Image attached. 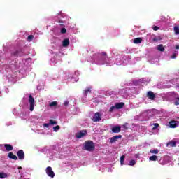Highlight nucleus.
I'll return each mask as SVG.
<instances>
[{
  "label": "nucleus",
  "mask_w": 179,
  "mask_h": 179,
  "mask_svg": "<svg viewBox=\"0 0 179 179\" xmlns=\"http://www.w3.org/2000/svg\"><path fill=\"white\" fill-rule=\"evenodd\" d=\"M4 148L7 152H10V150H13V146L10 144H4Z\"/></svg>",
  "instance_id": "12"
},
{
  "label": "nucleus",
  "mask_w": 179,
  "mask_h": 179,
  "mask_svg": "<svg viewBox=\"0 0 179 179\" xmlns=\"http://www.w3.org/2000/svg\"><path fill=\"white\" fill-rule=\"evenodd\" d=\"M0 94H1V92H0Z\"/></svg>",
  "instance_id": "44"
},
{
  "label": "nucleus",
  "mask_w": 179,
  "mask_h": 179,
  "mask_svg": "<svg viewBox=\"0 0 179 179\" xmlns=\"http://www.w3.org/2000/svg\"><path fill=\"white\" fill-rule=\"evenodd\" d=\"M50 107H57L58 106L57 101H52L49 104Z\"/></svg>",
  "instance_id": "25"
},
{
  "label": "nucleus",
  "mask_w": 179,
  "mask_h": 179,
  "mask_svg": "<svg viewBox=\"0 0 179 179\" xmlns=\"http://www.w3.org/2000/svg\"><path fill=\"white\" fill-rule=\"evenodd\" d=\"M122 138V136L121 134L117 135V136H114L111 138H110V143L113 145V143H115L118 139H121Z\"/></svg>",
  "instance_id": "5"
},
{
  "label": "nucleus",
  "mask_w": 179,
  "mask_h": 179,
  "mask_svg": "<svg viewBox=\"0 0 179 179\" xmlns=\"http://www.w3.org/2000/svg\"><path fill=\"white\" fill-rule=\"evenodd\" d=\"M12 55L14 57H23V52H22V50H16L12 53Z\"/></svg>",
  "instance_id": "11"
},
{
  "label": "nucleus",
  "mask_w": 179,
  "mask_h": 179,
  "mask_svg": "<svg viewBox=\"0 0 179 179\" xmlns=\"http://www.w3.org/2000/svg\"><path fill=\"white\" fill-rule=\"evenodd\" d=\"M92 92V87H88L84 91V96L87 97V94Z\"/></svg>",
  "instance_id": "16"
},
{
  "label": "nucleus",
  "mask_w": 179,
  "mask_h": 179,
  "mask_svg": "<svg viewBox=\"0 0 179 179\" xmlns=\"http://www.w3.org/2000/svg\"><path fill=\"white\" fill-rule=\"evenodd\" d=\"M133 43L134 44H141V43H142V38H134Z\"/></svg>",
  "instance_id": "17"
},
{
  "label": "nucleus",
  "mask_w": 179,
  "mask_h": 179,
  "mask_svg": "<svg viewBox=\"0 0 179 179\" xmlns=\"http://www.w3.org/2000/svg\"><path fill=\"white\" fill-rule=\"evenodd\" d=\"M69 45V39L66 38L62 41V46L63 47H68Z\"/></svg>",
  "instance_id": "15"
},
{
  "label": "nucleus",
  "mask_w": 179,
  "mask_h": 179,
  "mask_svg": "<svg viewBox=\"0 0 179 179\" xmlns=\"http://www.w3.org/2000/svg\"><path fill=\"white\" fill-rule=\"evenodd\" d=\"M179 105V102L178 101H176L175 102V106H178Z\"/></svg>",
  "instance_id": "41"
},
{
  "label": "nucleus",
  "mask_w": 179,
  "mask_h": 179,
  "mask_svg": "<svg viewBox=\"0 0 179 179\" xmlns=\"http://www.w3.org/2000/svg\"><path fill=\"white\" fill-rule=\"evenodd\" d=\"M150 152L154 153L155 155H157V153H159V150L157 149L150 150Z\"/></svg>",
  "instance_id": "30"
},
{
  "label": "nucleus",
  "mask_w": 179,
  "mask_h": 179,
  "mask_svg": "<svg viewBox=\"0 0 179 179\" xmlns=\"http://www.w3.org/2000/svg\"><path fill=\"white\" fill-rule=\"evenodd\" d=\"M86 135H87V130H81L80 132H78L76 134V138L77 139H80L81 138H83V136H86Z\"/></svg>",
  "instance_id": "4"
},
{
  "label": "nucleus",
  "mask_w": 179,
  "mask_h": 179,
  "mask_svg": "<svg viewBox=\"0 0 179 179\" xmlns=\"http://www.w3.org/2000/svg\"><path fill=\"white\" fill-rule=\"evenodd\" d=\"M147 97H148L150 100H155V99H156V95L155 94V93H153V92L149 91L147 93Z\"/></svg>",
  "instance_id": "8"
},
{
  "label": "nucleus",
  "mask_w": 179,
  "mask_h": 179,
  "mask_svg": "<svg viewBox=\"0 0 179 179\" xmlns=\"http://www.w3.org/2000/svg\"><path fill=\"white\" fill-rule=\"evenodd\" d=\"M84 150L87 152H93L94 150V143L92 141H87L84 143Z\"/></svg>",
  "instance_id": "1"
},
{
  "label": "nucleus",
  "mask_w": 179,
  "mask_h": 179,
  "mask_svg": "<svg viewBox=\"0 0 179 179\" xmlns=\"http://www.w3.org/2000/svg\"><path fill=\"white\" fill-rule=\"evenodd\" d=\"M60 128H61V127H59V125L55 126V127H53V131H54L55 132H57V131H59Z\"/></svg>",
  "instance_id": "32"
},
{
  "label": "nucleus",
  "mask_w": 179,
  "mask_h": 179,
  "mask_svg": "<svg viewBox=\"0 0 179 179\" xmlns=\"http://www.w3.org/2000/svg\"><path fill=\"white\" fill-rule=\"evenodd\" d=\"M176 50H179V45H176Z\"/></svg>",
  "instance_id": "42"
},
{
  "label": "nucleus",
  "mask_w": 179,
  "mask_h": 179,
  "mask_svg": "<svg viewBox=\"0 0 179 179\" xmlns=\"http://www.w3.org/2000/svg\"><path fill=\"white\" fill-rule=\"evenodd\" d=\"M173 30H174L175 34H179V26L178 25L175 26L173 27Z\"/></svg>",
  "instance_id": "24"
},
{
  "label": "nucleus",
  "mask_w": 179,
  "mask_h": 179,
  "mask_svg": "<svg viewBox=\"0 0 179 179\" xmlns=\"http://www.w3.org/2000/svg\"><path fill=\"white\" fill-rule=\"evenodd\" d=\"M68 104H69V101H65L64 102V106L66 107V106H68Z\"/></svg>",
  "instance_id": "39"
},
{
  "label": "nucleus",
  "mask_w": 179,
  "mask_h": 179,
  "mask_svg": "<svg viewBox=\"0 0 179 179\" xmlns=\"http://www.w3.org/2000/svg\"><path fill=\"white\" fill-rule=\"evenodd\" d=\"M177 57V53H173L172 55V56L171 57V58H172V59H174V58H176Z\"/></svg>",
  "instance_id": "37"
},
{
  "label": "nucleus",
  "mask_w": 179,
  "mask_h": 179,
  "mask_svg": "<svg viewBox=\"0 0 179 179\" xmlns=\"http://www.w3.org/2000/svg\"><path fill=\"white\" fill-rule=\"evenodd\" d=\"M115 106L116 110H121L125 106V103L124 102L116 103Z\"/></svg>",
  "instance_id": "10"
},
{
  "label": "nucleus",
  "mask_w": 179,
  "mask_h": 179,
  "mask_svg": "<svg viewBox=\"0 0 179 179\" xmlns=\"http://www.w3.org/2000/svg\"><path fill=\"white\" fill-rule=\"evenodd\" d=\"M46 174L51 178H54V177H55V173H54V171H52V168H51V166H48L46 168Z\"/></svg>",
  "instance_id": "3"
},
{
  "label": "nucleus",
  "mask_w": 179,
  "mask_h": 179,
  "mask_svg": "<svg viewBox=\"0 0 179 179\" xmlns=\"http://www.w3.org/2000/svg\"><path fill=\"white\" fill-rule=\"evenodd\" d=\"M18 170H22V166H19Z\"/></svg>",
  "instance_id": "43"
},
{
  "label": "nucleus",
  "mask_w": 179,
  "mask_h": 179,
  "mask_svg": "<svg viewBox=\"0 0 179 179\" xmlns=\"http://www.w3.org/2000/svg\"><path fill=\"white\" fill-rule=\"evenodd\" d=\"M50 125H57V121L52 120H50Z\"/></svg>",
  "instance_id": "31"
},
{
  "label": "nucleus",
  "mask_w": 179,
  "mask_h": 179,
  "mask_svg": "<svg viewBox=\"0 0 179 179\" xmlns=\"http://www.w3.org/2000/svg\"><path fill=\"white\" fill-rule=\"evenodd\" d=\"M149 160H150V162H156V160H157V156H156V155L150 156V157H149Z\"/></svg>",
  "instance_id": "22"
},
{
  "label": "nucleus",
  "mask_w": 179,
  "mask_h": 179,
  "mask_svg": "<svg viewBox=\"0 0 179 179\" xmlns=\"http://www.w3.org/2000/svg\"><path fill=\"white\" fill-rule=\"evenodd\" d=\"M57 23H59V26H61L62 27H63L64 26H65V21H63L61 19H58L57 20Z\"/></svg>",
  "instance_id": "19"
},
{
  "label": "nucleus",
  "mask_w": 179,
  "mask_h": 179,
  "mask_svg": "<svg viewBox=\"0 0 179 179\" xmlns=\"http://www.w3.org/2000/svg\"><path fill=\"white\" fill-rule=\"evenodd\" d=\"M157 128H159V124L158 123L154 124V127L152 128V129H156Z\"/></svg>",
  "instance_id": "36"
},
{
  "label": "nucleus",
  "mask_w": 179,
  "mask_h": 179,
  "mask_svg": "<svg viewBox=\"0 0 179 179\" xmlns=\"http://www.w3.org/2000/svg\"><path fill=\"white\" fill-rule=\"evenodd\" d=\"M115 108H115V106H112L110 108V109H109V112H110V113H113V111H114Z\"/></svg>",
  "instance_id": "34"
},
{
  "label": "nucleus",
  "mask_w": 179,
  "mask_h": 179,
  "mask_svg": "<svg viewBox=\"0 0 179 179\" xmlns=\"http://www.w3.org/2000/svg\"><path fill=\"white\" fill-rule=\"evenodd\" d=\"M60 33L62 34H65V33H66V29L65 28H62L61 30H60Z\"/></svg>",
  "instance_id": "33"
},
{
  "label": "nucleus",
  "mask_w": 179,
  "mask_h": 179,
  "mask_svg": "<svg viewBox=\"0 0 179 179\" xmlns=\"http://www.w3.org/2000/svg\"><path fill=\"white\" fill-rule=\"evenodd\" d=\"M135 164H136L135 159H132L129 162V166H135Z\"/></svg>",
  "instance_id": "29"
},
{
  "label": "nucleus",
  "mask_w": 179,
  "mask_h": 179,
  "mask_svg": "<svg viewBox=\"0 0 179 179\" xmlns=\"http://www.w3.org/2000/svg\"><path fill=\"white\" fill-rule=\"evenodd\" d=\"M170 128H177V122L171 121L170 122Z\"/></svg>",
  "instance_id": "21"
},
{
  "label": "nucleus",
  "mask_w": 179,
  "mask_h": 179,
  "mask_svg": "<svg viewBox=\"0 0 179 179\" xmlns=\"http://www.w3.org/2000/svg\"><path fill=\"white\" fill-rule=\"evenodd\" d=\"M160 40H162V38H160L159 36H155L152 38V41H154V43L160 41Z\"/></svg>",
  "instance_id": "27"
},
{
  "label": "nucleus",
  "mask_w": 179,
  "mask_h": 179,
  "mask_svg": "<svg viewBox=\"0 0 179 179\" xmlns=\"http://www.w3.org/2000/svg\"><path fill=\"white\" fill-rule=\"evenodd\" d=\"M92 121L93 122H100V121H101V114L99 112L94 113L92 117Z\"/></svg>",
  "instance_id": "2"
},
{
  "label": "nucleus",
  "mask_w": 179,
  "mask_h": 179,
  "mask_svg": "<svg viewBox=\"0 0 179 179\" xmlns=\"http://www.w3.org/2000/svg\"><path fill=\"white\" fill-rule=\"evenodd\" d=\"M157 50H158V51H161L162 52H163V51H164V46H163V44L158 45Z\"/></svg>",
  "instance_id": "20"
},
{
  "label": "nucleus",
  "mask_w": 179,
  "mask_h": 179,
  "mask_svg": "<svg viewBox=\"0 0 179 179\" xmlns=\"http://www.w3.org/2000/svg\"><path fill=\"white\" fill-rule=\"evenodd\" d=\"M125 161V155H122L120 157V164L124 166V162Z\"/></svg>",
  "instance_id": "26"
},
{
  "label": "nucleus",
  "mask_w": 179,
  "mask_h": 179,
  "mask_svg": "<svg viewBox=\"0 0 179 179\" xmlns=\"http://www.w3.org/2000/svg\"><path fill=\"white\" fill-rule=\"evenodd\" d=\"M8 173L5 172H0V178H7Z\"/></svg>",
  "instance_id": "23"
},
{
  "label": "nucleus",
  "mask_w": 179,
  "mask_h": 179,
  "mask_svg": "<svg viewBox=\"0 0 179 179\" xmlns=\"http://www.w3.org/2000/svg\"><path fill=\"white\" fill-rule=\"evenodd\" d=\"M152 29H153L155 31H157V30H159L160 28H159V27H157V26H154V27H152Z\"/></svg>",
  "instance_id": "35"
},
{
  "label": "nucleus",
  "mask_w": 179,
  "mask_h": 179,
  "mask_svg": "<svg viewBox=\"0 0 179 179\" xmlns=\"http://www.w3.org/2000/svg\"><path fill=\"white\" fill-rule=\"evenodd\" d=\"M43 127L45 128H48V127H50V123H45V124H43Z\"/></svg>",
  "instance_id": "38"
},
{
  "label": "nucleus",
  "mask_w": 179,
  "mask_h": 179,
  "mask_svg": "<svg viewBox=\"0 0 179 179\" xmlns=\"http://www.w3.org/2000/svg\"><path fill=\"white\" fill-rule=\"evenodd\" d=\"M170 145L171 148H176L177 146V142L174 141H171L169 143H167V146Z\"/></svg>",
  "instance_id": "13"
},
{
  "label": "nucleus",
  "mask_w": 179,
  "mask_h": 179,
  "mask_svg": "<svg viewBox=\"0 0 179 179\" xmlns=\"http://www.w3.org/2000/svg\"><path fill=\"white\" fill-rule=\"evenodd\" d=\"M9 159H13V160H17V156L13 155V152L8 153Z\"/></svg>",
  "instance_id": "14"
},
{
  "label": "nucleus",
  "mask_w": 179,
  "mask_h": 179,
  "mask_svg": "<svg viewBox=\"0 0 179 179\" xmlns=\"http://www.w3.org/2000/svg\"><path fill=\"white\" fill-rule=\"evenodd\" d=\"M101 59H102V61H107V58H108V57H107V53H106V52H102V53L101 54Z\"/></svg>",
  "instance_id": "18"
},
{
  "label": "nucleus",
  "mask_w": 179,
  "mask_h": 179,
  "mask_svg": "<svg viewBox=\"0 0 179 179\" xmlns=\"http://www.w3.org/2000/svg\"><path fill=\"white\" fill-rule=\"evenodd\" d=\"M29 110L33 111L34 110V98L31 95H29Z\"/></svg>",
  "instance_id": "6"
},
{
  "label": "nucleus",
  "mask_w": 179,
  "mask_h": 179,
  "mask_svg": "<svg viewBox=\"0 0 179 179\" xmlns=\"http://www.w3.org/2000/svg\"><path fill=\"white\" fill-rule=\"evenodd\" d=\"M34 38V36H33V35H29L28 37H27V41H29V43H30V41H33V39Z\"/></svg>",
  "instance_id": "28"
},
{
  "label": "nucleus",
  "mask_w": 179,
  "mask_h": 179,
  "mask_svg": "<svg viewBox=\"0 0 179 179\" xmlns=\"http://www.w3.org/2000/svg\"><path fill=\"white\" fill-rule=\"evenodd\" d=\"M112 132L113 134H119V132H121V127L120 126H115L112 128Z\"/></svg>",
  "instance_id": "9"
},
{
  "label": "nucleus",
  "mask_w": 179,
  "mask_h": 179,
  "mask_svg": "<svg viewBox=\"0 0 179 179\" xmlns=\"http://www.w3.org/2000/svg\"><path fill=\"white\" fill-rule=\"evenodd\" d=\"M19 160H24V151L20 150L17 152Z\"/></svg>",
  "instance_id": "7"
},
{
  "label": "nucleus",
  "mask_w": 179,
  "mask_h": 179,
  "mask_svg": "<svg viewBox=\"0 0 179 179\" xmlns=\"http://www.w3.org/2000/svg\"><path fill=\"white\" fill-rule=\"evenodd\" d=\"M127 125H128V124H124L123 128H125L126 129H128V127H127Z\"/></svg>",
  "instance_id": "40"
}]
</instances>
